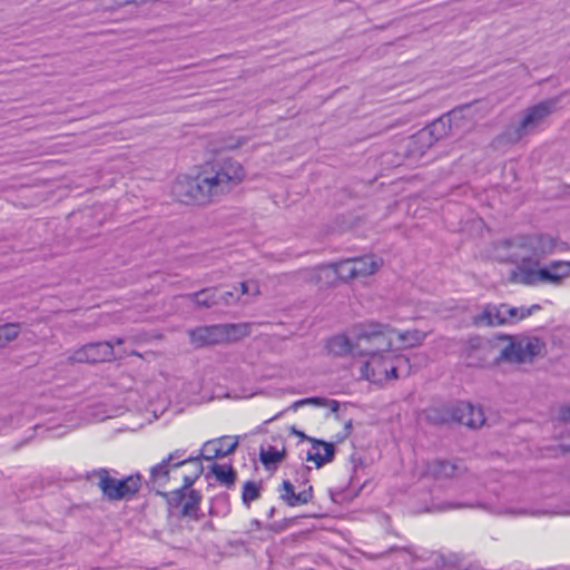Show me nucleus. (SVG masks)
<instances>
[{"label":"nucleus","mask_w":570,"mask_h":570,"mask_svg":"<svg viewBox=\"0 0 570 570\" xmlns=\"http://www.w3.org/2000/svg\"><path fill=\"white\" fill-rule=\"evenodd\" d=\"M390 325L364 322L356 328V348L360 356L367 360L361 366V376L372 383L381 384L390 379H397V371L407 360L392 348V334Z\"/></svg>","instance_id":"nucleus-1"},{"label":"nucleus","mask_w":570,"mask_h":570,"mask_svg":"<svg viewBox=\"0 0 570 570\" xmlns=\"http://www.w3.org/2000/svg\"><path fill=\"white\" fill-rule=\"evenodd\" d=\"M214 202L232 191L245 178V169L237 160L225 158L207 164L199 171Z\"/></svg>","instance_id":"nucleus-2"},{"label":"nucleus","mask_w":570,"mask_h":570,"mask_svg":"<svg viewBox=\"0 0 570 570\" xmlns=\"http://www.w3.org/2000/svg\"><path fill=\"white\" fill-rule=\"evenodd\" d=\"M86 479L89 482L97 480V485L101 490L102 495L109 501L129 500L139 492L142 484V476L139 473L117 480L105 468L88 472Z\"/></svg>","instance_id":"nucleus-3"},{"label":"nucleus","mask_w":570,"mask_h":570,"mask_svg":"<svg viewBox=\"0 0 570 570\" xmlns=\"http://www.w3.org/2000/svg\"><path fill=\"white\" fill-rule=\"evenodd\" d=\"M249 333L248 324H218L202 326L190 331V341L197 346L220 344L228 341H236L247 336Z\"/></svg>","instance_id":"nucleus-4"},{"label":"nucleus","mask_w":570,"mask_h":570,"mask_svg":"<svg viewBox=\"0 0 570 570\" xmlns=\"http://www.w3.org/2000/svg\"><path fill=\"white\" fill-rule=\"evenodd\" d=\"M529 235H518L502 239L494 245V256L500 262L517 264L521 268H530L533 257L530 247Z\"/></svg>","instance_id":"nucleus-5"},{"label":"nucleus","mask_w":570,"mask_h":570,"mask_svg":"<svg viewBox=\"0 0 570 570\" xmlns=\"http://www.w3.org/2000/svg\"><path fill=\"white\" fill-rule=\"evenodd\" d=\"M202 175L179 176L173 185V195L176 199L184 204L206 205L213 203L210 193L202 183Z\"/></svg>","instance_id":"nucleus-6"},{"label":"nucleus","mask_w":570,"mask_h":570,"mask_svg":"<svg viewBox=\"0 0 570 570\" xmlns=\"http://www.w3.org/2000/svg\"><path fill=\"white\" fill-rule=\"evenodd\" d=\"M570 276V262L553 261L539 268H521V283L537 285L539 283L560 285Z\"/></svg>","instance_id":"nucleus-7"},{"label":"nucleus","mask_w":570,"mask_h":570,"mask_svg":"<svg viewBox=\"0 0 570 570\" xmlns=\"http://www.w3.org/2000/svg\"><path fill=\"white\" fill-rule=\"evenodd\" d=\"M546 345L538 337H524L514 342H511L503 347L499 355L495 356V361H507L511 363H529L534 357L542 355Z\"/></svg>","instance_id":"nucleus-8"},{"label":"nucleus","mask_w":570,"mask_h":570,"mask_svg":"<svg viewBox=\"0 0 570 570\" xmlns=\"http://www.w3.org/2000/svg\"><path fill=\"white\" fill-rule=\"evenodd\" d=\"M554 105V101L549 100L528 108L520 124L507 130V139L511 142L519 141L524 135L533 130L544 117L552 112Z\"/></svg>","instance_id":"nucleus-9"},{"label":"nucleus","mask_w":570,"mask_h":570,"mask_svg":"<svg viewBox=\"0 0 570 570\" xmlns=\"http://www.w3.org/2000/svg\"><path fill=\"white\" fill-rule=\"evenodd\" d=\"M495 352L494 344L481 336L470 337L461 352V356L468 366H485L490 363L491 357Z\"/></svg>","instance_id":"nucleus-10"},{"label":"nucleus","mask_w":570,"mask_h":570,"mask_svg":"<svg viewBox=\"0 0 570 570\" xmlns=\"http://www.w3.org/2000/svg\"><path fill=\"white\" fill-rule=\"evenodd\" d=\"M165 495L170 505L181 507L180 513L183 517H189L195 520L199 519L197 512L199 510L202 494L198 491L189 490L188 492H184V490H174Z\"/></svg>","instance_id":"nucleus-11"},{"label":"nucleus","mask_w":570,"mask_h":570,"mask_svg":"<svg viewBox=\"0 0 570 570\" xmlns=\"http://www.w3.org/2000/svg\"><path fill=\"white\" fill-rule=\"evenodd\" d=\"M529 242L531 245L533 266H538L543 257L567 249L564 243L559 242L548 234L529 235Z\"/></svg>","instance_id":"nucleus-12"},{"label":"nucleus","mask_w":570,"mask_h":570,"mask_svg":"<svg viewBox=\"0 0 570 570\" xmlns=\"http://www.w3.org/2000/svg\"><path fill=\"white\" fill-rule=\"evenodd\" d=\"M315 274L317 282H321L323 278H325L327 283H331L335 278H340L344 282L356 279L355 267H353L351 258L321 265L315 268Z\"/></svg>","instance_id":"nucleus-13"},{"label":"nucleus","mask_w":570,"mask_h":570,"mask_svg":"<svg viewBox=\"0 0 570 570\" xmlns=\"http://www.w3.org/2000/svg\"><path fill=\"white\" fill-rule=\"evenodd\" d=\"M238 446V438L222 436L204 443L200 452L196 455L199 459L212 461L216 458L226 456L233 453Z\"/></svg>","instance_id":"nucleus-14"},{"label":"nucleus","mask_w":570,"mask_h":570,"mask_svg":"<svg viewBox=\"0 0 570 570\" xmlns=\"http://www.w3.org/2000/svg\"><path fill=\"white\" fill-rule=\"evenodd\" d=\"M294 432L312 443L311 449L306 452V461L313 462L317 469L333 461L335 455L334 443L307 438L302 432Z\"/></svg>","instance_id":"nucleus-15"},{"label":"nucleus","mask_w":570,"mask_h":570,"mask_svg":"<svg viewBox=\"0 0 570 570\" xmlns=\"http://www.w3.org/2000/svg\"><path fill=\"white\" fill-rule=\"evenodd\" d=\"M358 325L360 324L354 325L348 332V335H336L330 338L326 344L328 352L335 356H360L361 352L356 348V328Z\"/></svg>","instance_id":"nucleus-16"},{"label":"nucleus","mask_w":570,"mask_h":570,"mask_svg":"<svg viewBox=\"0 0 570 570\" xmlns=\"http://www.w3.org/2000/svg\"><path fill=\"white\" fill-rule=\"evenodd\" d=\"M452 416L455 421L473 429L482 426L485 422L482 409L469 402L459 403L453 409Z\"/></svg>","instance_id":"nucleus-17"},{"label":"nucleus","mask_w":570,"mask_h":570,"mask_svg":"<svg viewBox=\"0 0 570 570\" xmlns=\"http://www.w3.org/2000/svg\"><path fill=\"white\" fill-rule=\"evenodd\" d=\"M295 484L289 480H284L282 484V490H279V498L288 505V507H301L307 504L313 499V487L307 485L299 490L295 491Z\"/></svg>","instance_id":"nucleus-18"},{"label":"nucleus","mask_w":570,"mask_h":570,"mask_svg":"<svg viewBox=\"0 0 570 570\" xmlns=\"http://www.w3.org/2000/svg\"><path fill=\"white\" fill-rule=\"evenodd\" d=\"M461 461L434 460L428 463L426 471L435 479H452L465 472Z\"/></svg>","instance_id":"nucleus-19"},{"label":"nucleus","mask_w":570,"mask_h":570,"mask_svg":"<svg viewBox=\"0 0 570 570\" xmlns=\"http://www.w3.org/2000/svg\"><path fill=\"white\" fill-rule=\"evenodd\" d=\"M184 465H190L191 471L189 474L184 475V484L178 490H184V492H188L191 490V485L196 482V480L200 476L204 471L202 460L199 456H188L185 460H180L178 462H174V468H180Z\"/></svg>","instance_id":"nucleus-20"},{"label":"nucleus","mask_w":570,"mask_h":570,"mask_svg":"<svg viewBox=\"0 0 570 570\" xmlns=\"http://www.w3.org/2000/svg\"><path fill=\"white\" fill-rule=\"evenodd\" d=\"M501 305H487L483 311L472 317L475 326H495L502 325Z\"/></svg>","instance_id":"nucleus-21"},{"label":"nucleus","mask_w":570,"mask_h":570,"mask_svg":"<svg viewBox=\"0 0 570 570\" xmlns=\"http://www.w3.org/2000/svg\"><path fill=\"white\" fill-rule=\"evenodd\" d=\"M90 363L110 362L116 358L111 342L88 343Z\"/></svg>","instance_id":"nucleus-22"},{"label":"nucleus","mask_w":570,"mask_h":570,"mask_svg":"<svg viewBox=\"0 0 570 570\" xmlns=\"http://www.w3.org/2000/svg\"><path fill=\"white\" fill-rule=\"evenodd\" d=\"M353 267H355V277H366L374 274L381 266L382 261L376 259L374 256H361L351 258Z\"/></svg>","instance_id":"nucleus-23"},{"label":"nucleus","mask_w":570,"mask_h":570,"mask_svg":"<svg viewBox=\"0 0 570 570\" xmlns=\"http://www.w3.org/2000/svg\"><path fill=\"white\" fill-rule=\"evenodd\" d=\"M175 469L165 458L160 463L150 469L149 482L153 488H164L169 481V472Z\"/></svg>","instance_id":"nucleus-24"},{"label":"nucleus","mask_w":570,"mask_h":570,"mask_svg":"<svg viewBox=\"0 0 570 570\" xmlns=\"http://www.w3.org/2000/svg\"><path fill=\"white\" fill-rule=\"evenodd\" d=\"M435 142V138L423 128L411 137L409 148L413 154L424 155Z\"/></svg>","instance_id":"nucleus-25"},{"label":"nucleus","mask_w":570,"mask_h":570,"mask_svg":"<svg viewBox=\"0 0 570 570\" xmlns=\"http://www.w3.org/2000/svg\"><path fill=\"white\" fill-rule=\"evenodd\" d=\"M217 287L203 288L196 293L188 294L187 297L191 299L199 307H212L219 304Z\"/></svg>","instance_id":"nucleus-26"},{"label":"nucleus","mask_w":570,"mask_h":570,"mask_svg":"<svg viewBox=\"0 0 570 570\" xmlns=\"http://www.w3.org/2000/svg\"><path fill=\"white\" fill-rule=\"evenodd\" d=\"M392 330L394 331L392 336L397 335L399 341L402 343L403 347L406 348H412L421 345L428 336L426 332L420 330H407L404 332H397L393 327Z\"/></svg>","instance_id":"nucleus-27"},{"label":"nucleus","mask_w":570,"mask_h":570,"mask_svg":"<svg viewBox=\"0 0 570 570\" xmlns=\"http://www.w3.org/2000/svg\"><path fill=\"white\" fill-rule=\"evenodd\" d=\"M210 472L215 475L216 480L220 484L227 488H230L235 484L236 472L232 465L214 463L210 466Z\"/></svg>","instance_id":"nucleus-28"},{"label":"nucleus","mask_w":570,"mask_h":570,"mask_svg":"<svg viewBox=\"0 0 570 570\" xmlns=\"http://www.w3.org/2000/svg\"><path fill=\"white\" fill-rule=\"evenodd\" d=\"M285 456V448L282 450L273 445L261 446L259 459L265 468L271 469L279 463Z\"/></svg>","instance_id":"nucleus-29"},{"label":"nucleus","mask_w":570,"mask_h":570,"mask_svg":"<svg viewBox=\"0 0 570 570\" xmlns=\"http://www.w3.org/2000/svg\"><path fill=\"white\" fill-rule=\"evenodd\" d=\"M502 325L514 324L529 316V311L524 306L513 307L508 304H501Z\"/></svg>","instance_id":"nucleus-30"},{"label":"nucleus","mask_w":570,"mask_h":570,"mask_svg":"<svg viewBox=\"0 0 570 570\" xmlns=\"http://www.w3.org/2000/svg\"><path fill=\"white\" fill-rule=\"evenodd\" d=\"M450 128V117L442 116L439 119L431 122L429 126H426L425 130H428L431 137L435 138V141H438L449 134Z\"/></svg>","instance_id":"nucleus-31"},{"label":"nucleus","mask_w":570,"mask_h":570,"mask_svg":"<svg viewBox=\"0 0 570 570\" xmlns=\"http://www.w3.org/2000/svg\"><path fill=\"white\" fill-rule=\"evenodd\" d=\"M303 405L328 406L332 412H336L340 403L336 400H327L324 397H307L293 403L292 409L297 410Z\"/></svg>","instance_id":"nucleus-32"},{"label":"nucleus","mask_w":570,"mask_h":570,"mask_svg":"<svg viewBox=\"0 0 570 570\" xmlns=\"http://www.w3.org/2000/svg\"><path fill=\"white\" fill-rule=\"evenodd\" d=\"M20 334V325L17 323H7L0 326V348L6 347L14 341Z\"/></svg>","instance_id":"nucleus-33"},{"label":"nucleus","mask_w":570,"mask_h":570,"mask_svg":"<svg viewBox=\"0 0 570 570\" xmlns=\"http://www.w3.org/2000/svg\"><path fill=\"white\" fill-rule=\"evenodd\" d=\"M261 497V488L254 481H247L243 487L242 500L246 507Z\"/></svg>","instance_id":"nucleus-34"},{"label":"nucleus","mask_w":570,"mask_h":570,"mask_svg":"<svg viewBox=\"0 0 570 570\" xmlns=\"http://www.w3.org/2000/svg\"><path fill=\"white\" fill-rule=\"evenodd\" d=\"M70 362H77V363H90L89 358V345L86 344L82 347L72 352V354L69 356Z\"/></svg>","instance_id":"nucleus-35"},{"label":"nucleus","mask_w":570,"mask_h":570,"mask_svg":"<svg viewBox=\"0 0 570 570\" xmlns=\"http://www.w3.org/2000/svg\"><path fill=\"white\" fill-rule=\"evenodd\" d=\"M309 473H311V468L306 466V465H302L299 469L296 470L295 483H297L298 487H303V488L309 485L308 484Z\"/></svg>","instance_id":"nucleus-36"},{"label":"nucleus","mask_w":570,"mask_h":570,"mask_svg":"<svg viewBox=\"0 0 570 570\" xmlns=\"http://www.w3.org/2000/svg\"><path fill=\"white\" fill-rule=\"evenodd\" d=\"M219 304L233 305L239 299L238 288L235 286L233 291H226L218 295Z\"/></svg>","instance_id":"nucleus-37"},{"label":"nucleus","mask_w":570,"mask_h":570,"mask_svg":"<svg viewBox=\"0 0 570 570\" xmlns=\"http://www.w3.org/2000/svg\"><path fill=\"white\" fill-rule=\"evenodd\" d=\"M471 504L461 503V502H443L441 503L436 510L439 511H448L453 509H461V508H471Z\"/></svg>","instance_id":"nucleus-38"},{"label":"nucleus","mask_w":570,"mask_h":570,"mask_svg":"<svg viewBox=\"0 0 570 570\" xmlns=\"http://www.w3.org/2000/svg\"><path fill=\"white\" fill-rule=\"evenodd\" d=\"M185 453H186V450L178 449V450H175L174 452L169 453L166 459L169 463L178 462L180 460L186 459Z\"/></svg>","instance_id":"nucleus-39"},{"label":"nucleus","mask_w":570,"mask_h":570,"mask_svg":"<svg viewBox=\"0 0 570 570\" xmlns=\"http://www.w3.org/2000/svg\"><path fill=\"white\" fill-rule=\"evenodd\" d=\"M559 419L561 421H564V422H568L570 421V405H567V406H562L560 410H559V414H558Z\"/></svg>","instance_id":"nucleus-40"},{"label":"nucleus","mask_w":570,"mask_h":570,"mask_svg":"<svg viewBox=\"0 0 570 570\" xmlns=\"http://www.w3.org/2000/svg\"><path fill=\"white\" fill-rule=\"evenodd\" d=\"M237 288H238L239 297L242 295H246V294L249 295V293H250V281L242 282Z\"/></svg>","instance_id":"nucleus-41"},{"label":"nucleus","mask_w":570,"mask_h":570,"mask_svg":"<svg viewBox=\"0 0 570 570\" xmlns=\"http://www.w3.org/2000/svg\"><path fill=\"white\" fill-rule=\"evenodd\" d=\"M259 294V286L255 281H250V293L249 295L256 296Z\"/></svg>","instance_id":"nucleus-42"},{"label":"nucleus","mask_w":570,"mask_h":570,"mask_svg":"<svg viewBox=\"0 0 570 570\" xmlns=\"http://www.w3.org/2000/svg\"><path fill=\"white\" fill-rule=\"evenodd\" d=\"M115 3L117 7H122V6H126V4H129V3H135L136 4V0H115Z\"/></svg>","instance_id":"nucleus-43"},{"label":"nucleus","mask_w":570,"mask_h":570,"mask_svg":"<svg viewBox=\"0 0 570 570\" xmlns=\"http://www.w3.org/2000/svg\"><path fill=\"white\" fill-rule=\"evenodd\" d=\"M541 309V306L539 304H533L532 306L530 307H525V311H529V316L535 312V311H540Z\"/></svg>","instance_id":"nucleus-44"},{"label":"nucleus","mask_w":570,"mask_h":570,"mask_svg":"<svg viewBox=\"0 0 570 570\" xmlns=\"http://www.w3.org/2000/svg\"><path fill=\"white\" fill-rule=\"evenodd\" d=\"M110 342L114 344V347H115L116 345H121V344H124V343H125V338H122V337H117V338H115V340H112V341H110Z\"/></svg>","instance_id":"nucleus-45"},{"label":"nucleus","mask_w":570,"mask_h":570,"mask_svg":"<svg viewBox=\"0 0 570 570\" xmlns=\"http://www.w3.org/2000/svg\"><path fill=\"white\" fill-rule=\"evenodd\" d=\"M278 415H275L274 417L268 419L266 422H272L273 420L277 419Z\"/></svg>","instance_id":"nucleus-46"},{"label":"nucleus","mask_w":570,"mask_h":570,"mask_svg":"<svg viewBox=\"0 0 570 570\" xmlns=\"http://www.w3.org/2000/svg\"><path fill=\"white\" fill-rule=\"evenodd\" d=\"M274 511H275V509L272 508L271 511H269V517H272L274 514Z\"/></svg>","instance_id":"nucleus-47"},{"label":"nucleus","mask_w":570,"mask_h":570,"mask_svg":"<svg viewBox=\"0 0 570 570\" xmlns=\"http://www.w3.org/2000/svg\"><path fill=\"white\" fill-rule=\"evenodd\" d=\"M518 513H519V514H527L528 512H525V511H520V512H518Z\"/></svg>","instance_id":"nucleus-48"},{"label":"nucleus","mask_w":570,"mask_h":570,"mask_svg":"<svg viewBox=\"0 0 570 570\" xmlns=\"http://www.w3.org/2000/svg\"><path fill=\"white\" fill-rule=\"evenodd\" d=\"M569 450H570V444H569Z\"/></svg>","instance_id":"nucleus-49"}]
</instances>
